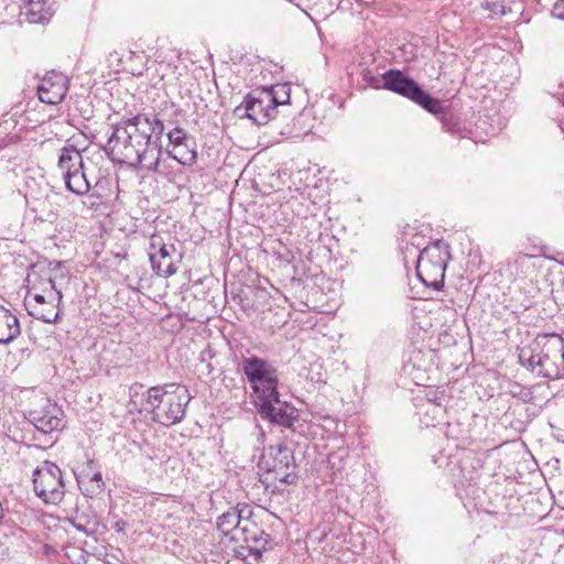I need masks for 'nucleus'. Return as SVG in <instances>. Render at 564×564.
Instances as JSON below:
<instances>
[{
  "label": "nucleus",
  "mask_w": 564,
  "mask_h": 564,
  "mask_svg": "<svg viewBox=\"0 0 564 564\" xmlns=\"http://www.w3.org/2000/svg\"><path fill=\"white\" fill-rule=\"evenodd\" d=\"M165 130L154 112L137 113L113 126L107 150L111 160L133 169L159 172L162 147L158 144Z\"/></svg>",
  "instance_id": "1"
},
{
  "label": "nucleus",
  "mask_w": 564,
  "mask_h": 564,
  "mask_svg": "<svg viewBox=\"0 0 564 564\" xmlns=\"http://www.w3.org/2000/svg\"><path fill=\"white\" fill-rule=\"evenodd\" d=\"M143 386L134 383L129 389V412L152 414L154 422L164 426L180 423L186 412L191 395L185 387L176 383L155 386L142 391Z\"/></svg>",
  "instance_id": "2"
},
{
  "label": "nucleus",
  "mask_w": 564,
  "mask_h": 564,
  "mask_svg": "<svg viewBox=\"0 0 564 564\" xmlns=\"http://www.w3.org/2000/svg\"><path fill=\"white\" fill-rule=\"evenodd\" d=\"M519 362L539 377L564 378V339L557 334H542L519 348Z\"/></svg>",
  "instance_id": "3"
},
{
  "label": "nucleus",
  "mask_w": 564,
  "mask_h": 564,
  "mask_svg": "<svg viewBox=\"0 0 564 564\" xmlns=\"http://www.w3.org/2000/svg\"><path fill=\"white\" fill-rule=\"evenodd\" d=\"M63 263L53 261L48 263L39 276L32 274V291H34V305H31L30 314L45 323H56L59 317V304L62 302V286L68 281V275L63 271Z\"/></svg>",
  "instance_id": "4"
},
{
  "label": "nucleus",
  "mask_w": 564,
  "mask_h": 564,
  "mask_svg": "<svg viewBox=\"0 0 564 564\" xmlns=\"http://www.w3.org/2000/svg\"><path fill=\"white\" fill-rule=\"evenodd\" d=\"M259 468L262 482L272 492L283 490L281 486L292 485L297 479L296 465L292 449L285 444L271 445L260 457Z\"/></svg>",
  "instance_id": "5"
},
{
  "label": "nucleus",
  "mask_w": 564,
  "mask_h": 564,
  "mask_svg": "<svg viewBox=\"0 0 564 564\" xmlns=\"http://www.w3.org/2000/svg\"><path fill=\"white\" fill-rule=\"evenodd\" d=\"M451 259L449 247L443 240L426 246L416 261V275L427 288L440 291L444 286L445 270Z\"/></svg>",
  "instance_id": "6"
},
{
  "label": "nucleus",
  "mask_w": 564,
  "mask_h": 564,
  "mask_svg": "<svg viewBox=\"0 0 564 564\" xmlns=\"http://www.w3.org/2000/svg\"><path fill=\"white\" fill-rule=\"evenodd\" d=\"M285 91V84L254 89L245 97L234 112L239 118H248L257 124H265L276 113V96L281 93L286 95Z\"/></svg>",
  "instance_id": "7"
},
{
  "label": "nucleus",
  "mask_w": 564,
  "mask_h": 564,
  "mask_svg": "<svg viewBox=\"0 0 564 564\" xmlns=\"http://www.w3.org/2000/svg\"><path fill=\"white\" fill-rule=\"evenodd\" d=\"M383 89L414 101L431 113H441L443 110L440 100L425 93L414 79L404 76L401 70L390 69L383 74Z\"/></svg>",
  "instance_id": "8"
},
{
  "label": "nucleus",
  "mask_w": 564,
  "mask_h": 564,
  "mask_svg": "<svg viewBox=\"0 0 564 564\" xmlns=\"http://www.w3.org/2000/svg\"><path fill=\"white\" fill-rule=\"evenodd\" d=\"M239 369L247 377L258 399L265 394L273 395L279 379L278 370L271 362L257 356L243 357Z\"/></svg>",
  "instance_id": "9"
},
{
  "label": "nucleus",
  "mask_w": 564,
  "mask_h": 564,
  "mask_svg": "<svg viewBox=\"0 0 564 564\" xmlns=\"http://www.w3.org/2000/svg\"><path fill=\"white\" fill-rule=\"evenodd\" d=\"M33 489L45 503L57 505L65 496V484L61 468L45 460L33 471Z\"/></svg>",
  "instance_id": "10"
},
{
  "label": "nucleus",
  "mask_w": 564,
  "mask_h": 564,
  "mask_svg": "<svg viewBox=\"0 0 564 564\" xmlns=\"http://www.w3.org/2000/svg\"><path fill=\"white\" fill-rule=\"evenodd\" d=\"M58 171L66 188L77 195H84L90 189L82 153L73 145L64 147L58 156Z\"/></svg>",
  "instance_id": "11"
},
{
  "label": "nucleus",
  "mask_w": 564,
  "mask_h": 564,
  "mask_svg": "<svg viewBox=\"0 0 564 564\" xmlns=\"http://www.w3.org/2000/svg\"><path fill=\"white\" fill-rule=\"evenodd\" d=\"M231 541L240 543V554L243 557L253 555L258 560L267 550L270 538L247 513L238 529L235 530Z\"/></svg>",
  "instance_id": "12"
},
{
  "label": "nucleus",
  "mask_w": 564,
  "mask_h": 564,
  "mask_svg": "<svg viewBox=\"0 0 564 564\" xmlns=\"http://www.w3.org/2000/svg\"><path fill=\"white\" fill-rule=\"evenodd\" d=\"M272 397L265 394L258 399L259 412L262 417L272 423L291 427L297 417L296 409L286 402H282L278 390L273 391Z\"/></svg>",
  "instance_id": "13"
},
{
  "label": "nucleus",
  "mask_w": 564,
  "mask_h": 564,
  "mask_svg": "<svg viewBox=\"0 0 564 564\" xmlns=\"http://www.w3.org/2000/svg\"><path fill=\"white\" fill-rule=\"evenodd\" d=\"M175 250L174 245H166L161 236L152 235L150 237L149 258L155 274L169 278L176 273L177 268L171 260Z\"/></svg>",
  "instance_id": "14"
},
{
  "label": "nucleus",
  "mask_w": 564,
  "mask_h": 564,
  "mask_svg": "<svg viewBox=\"0 0 564 564\" xmlns=\"http://www.w3.org/2000/svg\"><path fill=\"white\" fill-rule=\"evenodd\" d=\"M62 416V410L55 403L45 400L41 408L29 412L28 419L39 432L48 434L63 427Z\"/></svg>",
  "instance_id": "15"
},
{
  "label": "nucleus",
  "mask_w": 564,
  "mask_h": 564,
  "mask_svg": "<svg viewBox=\"0 0 564 564\" xmlns=\"http://www.w3.org/2000/svg\"><path fill=\"white\" fill-rule=\"evenodd\" d=\"M67 78L61 73H50L37 87L39 99L47 105L62 102L67 94Z\"/></svg>",
  "instance_id": "16"
},
{
  "label": "nucleus",
  "mask_w": 564,
  "mask_h": 564,
  "mask_svg": "<svg viewBox=\"0 0 564 564\" xmlns=\"http://www.w3.org/2000/svg\"><path fill=\"white\" fill-rule=\"evenodd\" d=\"M77 482L86 497L94 498L104 491L105 482L99 470H95L94 462H87L77 477Z\"/></svg>",
  "instance_id": "17"
},
{
  "label": "nucleus",
  "mask_w": 564,
  "mask_h": 564,
  "mask_svg": "<svg viewBox=\"0 0 564 564\" xmlns=\"http://www.w3.org/2000/svg\"><path fill=\"white\" fill-rule=\"evenodd\" d=\"M251 516V509L249 506H243L239 508H231L228 511L224 512L217 520L218 530L225 535L229 536L232 540L235 535V530L238 529L240 523L242 522V518L246 514Z\"/></svg>",
  "instance_id": "18"
},
{
  "label": "nucleus",
  "mask_w": 564,
  "mask_h": 564,
  "mask_svg": "<svg viewBox=\"0 0 564 564\" xmlns=\"http://www.w3.org/2000/svg\"><path fill=\"white\" fill-rule=\"evenodd\" d=\"M21 334V325L18 316L0 305V344L7 345Z\"/></svg>",
  "instance_id": "19"
},
{
  "label": "nucleus",
  "mask_w": 564,
  "mask_h": 564,
  "mask_svg": "<svg viewBox=\"0 0 564 564\" xmlns=\"http://www.w3.org/2000/svg\"><path fill=\"white\" fill-rule=\"evenodd\" d=\"M48 0H24L23 13L30 23H45L52 17Z\"/></svg>",
  "instance_id": "20"
},
{
  "label": "nucleus",
  "mask_w": 564,
  "mask_h": 564,
  "mask_svg": "<svg viewBox=\"0 0 564 564\" xmlns=\"http://www.w3.org/2000/svg\"><path fill=\"white\" fill-rule=\"evenodd\" d=\"M165 153L169 158L177 161L184 166H192L197 161L196 142L192 139L182 145L166 148Z\"/></svg>",
  "instance_id": "21"
},
{
  "label": "nucleus",
  "mask_w": 564,
  "mask_h": 564,
  "mask_svg": "<svg viewBox=\"0 0 564 564\" xmlns=\"http://www.w3.org/2000/svg\"><path fill=\"white\" fill-rule=\"evenodd\" d=\"M192 139L193 138L189 137L183 128L175 127L174 129H172L167 132V140H169L167 148L182 145L184 142H188Z\"/></svg>",
  "instance_id": "22"
},
{
  "label": "nucleus",
  "mask_w": 564,
  "mask_h": 564,
  "mask_svg": "<svg viewBox=\"0 0 564 564\" xmlns=\"http://www.w3.org/2000/svg\"><path fill=\"white\" fill-rule=\"evenodd\" d=\"M532 260L533 257L525 253H521L514 258V260L509 264V268H514L517 274L519 273V271L521 273H525L531 267H533Z\"/></svg>",
  "instance_id": "23"
},
{
  "label": "nucleus",
  "mask_w": 564,
  "mask_h": 564,
  "mask_svg": "<svg viewBox=\"0 0 564 564\" xmlns=\"http://www.w3.org/2000/svg\"><path fill=\"white\" fill-rule=\"evenodd\" d=\"M362 79L368 86L375 89L383 88V74L381 76H375L369 69H365L362 72Z\"/></svg>",
  "instance_id": "24"
},
{
  "label": "nucleus",
  "mask_w": 564,
  "mask_h": 564,
  "mask_svg": "<svg viewBox=\"0 0 564 564\" xmlns=\"http://www.w3.org/2000/svg\"><path fill=\"white\" fill-rule=\"evenodd\" d=\"M285 88H286V95H283L282 93L279 94L276 97V107L280 106V105H285V104H289L290 102V87L288 85H285Z\"/></svg>",
  "instance_id": "25"
},
{
  "label": "nucleus",
  "mask_w": 564,
  "mask_h": 564,
  "mask_svg": "<svg viewBox=\"0 0 564 564\" xmlns=\"http://www.w3.org/2000/svg\"><path fill=\"white\" fill-rule=\"evenodd\" d=\"M554 14L558 18L564 20V0H560L555 6L553 10Z\"/></svg>",
  "instance_id": "26"
},
{
  "label": "nucleus",
  "mask_w": 564,
  "mask_h": 564,
  "mask_svg": "<svg viewBox=\"0 0 564 564\" xmlns=\"http://www.w3.org/2000/svg\"><path fill=\"white\" fill-rule=\"evenodd\" d=\"M42 310H43V312H47V311H50V306L47 304H43Z\"/></svg>",
  "instance_id": "27"
},
{
  "label": "nucleus",
  "mask_w": 564,
  "mask_h": 564,
  "mask_svg": "<svg viewBox=\"0 0 564 564\" xmlns=\"http://www.w3.org/2000/svg\"><path fill=\"white\" fill-rule=\"evenodd\" d=\"M431 406L433 408V411H441V409L437 405L431 404Z\"/></svg>",
  "instance_id": "28"
},
{
  "label": "nucleus",
  "mask_w": 564,
  "mask_h": 564,
  "mask_svg": "<svg viewBox=\"0 0 564 564\" xmlns=\"http://www.w3.org/2000/svg\"><path fill=\"white\" fill-rule=\"evenodd\" d=\"M77 530H83L82 525H76Z\"/></svg>",
  "instance_id": "29"
},
{
  "label": "nucleus",
  "mask_w": 564,
  "mask_h": 564,
  "mask_svg": "<svg viewBox=\"0 0 564 564\" xmlns=\"http://www.w3.org/2000/svg\"><path fill=\"white\" fill-rule=\"evenodd\" d=\"M289 2H294L295 0H288Z\"/></svg>",
  "instance_id": "30"
}]
</instances>
